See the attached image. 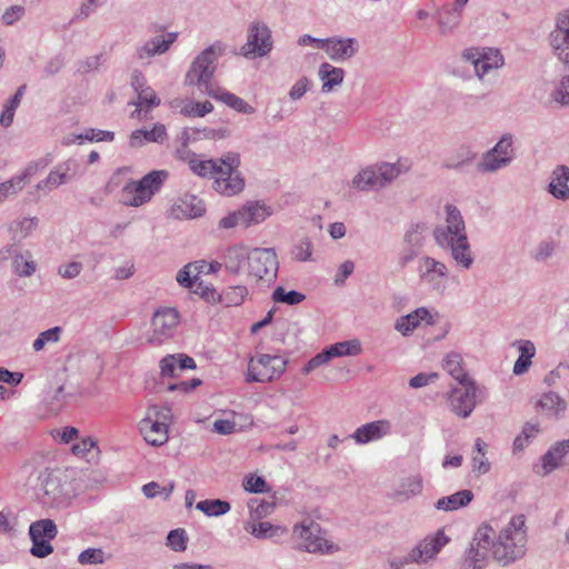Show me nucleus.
<instances>
[{"instance_id": "f704fd0d", "label": "nucleus", "mask_w": 569, "mask_h": 569, "mask_svg": "<svg viewBox=\"0 0 569 569\" xmlns=\"http://www.w3.org/2000/svg\"><path fill=\"white\" fill-rule=\"evenodd\" d=\"M461 363L462 357L457 352L449 353L443 363L445 370L459 383L472 380L463 371Z\"/></svg>"}, {"instance_id": "412c9836", "label": "nucleus", "mask_w": 569, "mask_h": 569, "mask_svg": "<svg viewBox=\"0 0 569 569\" xmlns=\"http://www.w3.org/2000/svg\"><path fill=\"white\" fill-rule=\"evenodd\" d=\"M331 60L345 61L352 58L359 50L358 41L353 38H328L323 49Z\"/></svg>"}, {"instance_id": "79ce46f5", "label": "nucleus", "mask_w": 569, "mask_h": 569, "mask_svg": "<svg viewBox=\"0 0 569 569\" xmlns=\"http://www.w3.org/2000/svg\"><path fill=\"white\" fill-rule=\"evenodd\" d=\"M427 226L425 223H416L410 226L403 236V244L421 249L425 241Z\"/></svg>"}, {"instance_id": "e2e57ef3", "label": "nucleus", "mask_w": 569, "mask_h": 569, "mask_svg": "<svg viewBox=\"0 0 569 569\" xmlns=\"http://www.w3.org/2000/svg\"><path fill=\"white\" fill-rule=\"evenodd\" d=\"M331 356L328 351V349H323L321 352L317 353L315 357H312L307 365L303 367L302 371L303 373L308 375L312 370L317 369L318 367L329 362L331 360Z\"/></svg>"}, {"instance_id": "052dcab7", "label": "nucleus", "mask_w": 569, "mask_h": 569, "mask_svg": "<svg viewBox=\"0 0 569 569\" xmlns=\"http://www.w3.org/2000/svg\"><path fill=\"white\" fill-rule=\"evenodd\" d=\"M138 93V102L137 106H146V107H157L160 104V99L157 97L156 92L150 88L146 87L141 89Z\"/></svg>"}, {"instance_id": "ddd939ff", "label": "nucleus", "mask_w": 569, "mask_h": 569, "mask_svg": "<svg viewBox=\"0 0 569 569\" xmlns=\"http://www.w3.org/2000/svg\"><path fill=\"white\" fill-rule=\"evenodd\" d=\"M271 49L270 29L264 23L252 22L248 29L247 42L240 49V54L246 58L264 57Z\"/></svg>"}, {"instance_id": "c9c22d12", "label": "nucleus", "mask_w": 569, "mask_h": 569, "mask_svg": "<svg viewBox=\"0 0 569 569\" xmlns=\"http://www.w3.org/2000/svg\"><path fill=\"white\" fill-rule=\"evenodd\" d=\"M196 508L208 517H219L226 515L231 506L228 501L221 499H206L196 505Z\"/></svg>"}, {"instance_id": "6ab92c4d", "label": "nucleus", "mask_w": 569, "mask_h": 569, "mask_svg": "<svg viewBox=\"0 0 569 569\" xmlns=\"http://www.w3.org/2000/svg\"><path fill=\"white\" fill-rule=\"evenodd\" d=\"M178 32H168L150 38L142 46L136 49V56L139 60H147L154 56L166 53L177 41Z\"/></svg>"}, {"instance_id": "4d7b16f0", "label": "nucleus", "mask_w": 569, "mask_h": 569, "mask_svg": "<svg viewBox=\"0 0 569 569\" xmlns=\"http://www.w3.org/2000/svg\"><path fill=\"white\" fill-rule=\"evenodd\" d=\"M167 545L174 551L187 549V537L183 529H174L168 533Z\"/></svg>"}, {"instance_id": "ea45409f", "label": "nucleus", "mask_w": 569, "mask_h": 569, "mask_svg": "<svg viewBox=\"0 0 569 569\" xmlns=\"http://www.w3.org/2000/svg\"><path fill=\"white\" fill-rule=\"evenodd\" d=\"M331 358L343 356H357L361 352V345L358 340L341 341L327 348Z\"/></svg>"}, {"instance_id": "a18cd8bd", "label": "nucleus", "mask_w": 569, "mask_h": 569, "mask_svg": "<svg viewBox=\"0 0 569 569\" xmlns=\"http://www.w3.org/2000/svg\"><path fill=\"white\" fill-rule=\"evenodd\" d=\"M66 171L67 170L61 171V167H59L57 170H52L44 180H41L37 184V189L51 191L58 188L59 186L66 183L68 181Z\"/></svg>"}, {"instance_id": "39448f33", "label": "nucleus", "mask_w": 569, "mask_h": 569, "mask_svg": "<svg viewBox=\"0 0 569 569\" xmlns=\"http://www.w3.org/2000/svg\"><path fill=\"white\" fill-rule=\"evenodd\" d=\"M549 42L558 60L569 67V10L558 16L556 28L549 34ZM553 99L569 106V76L561 80L553 92Z\"/></svg>"}, {"instance_id": "6e6552de", "label": "nucleus", "mask_w": 569, "mask_h": 569, "mask_svg": "<svg viewBox=\"0 0 569 569\" xmlns=\"http://www.w3.org/2000/svg\"><path fill=\"white\" fill-rule=\"evenodd\" d=\"M293 533L301 540L299 549L310 553H332L337 550L333 543H330L319 523L311 519H305L293 527Z\"/></svg>"}, {"instance_id": "13d9d810", "label": "nucleus", "mask_w": 569, "mask_h": 569, "mask_svg": "<svg viewBox=\"0 0 569 569\" xmlns=\"http://www.w3.org/2000/svg\"><path fill=\"white\" fill-rule=\"evenodd\" d=\"M312 254V242L309 238L301 239L292 249V257L298 261H308Z\"/></svg>"}, {"instance_id": "f8f14e48", "label": "nucleus", "mask_w": 569, "mask_h": 569, "mask_svg": "<svg viewBox=\"0 0 569 569\" xmlns=\"http://www.w3.org/2000/svg\"><path fill=\"white\" fill-rule=\"evenodd\" d=\"M167 413L158 406H151L147 410V416L139 422V430L144 440L159 447L168 440V426L164 422Z\"/></svg>"}, {"instance_id": "f3484780", "label": "nucleus", "mask_w": 569, "mask_h": 569, "mask_svg": "<svg viewBox=\"0 0 569 569\" xmlns=\"http://www.w3.org/2000/svg\"><path fill=\"white\" fill-rule=\"evenodd\" d=\"M417 270L423 283H427L436 291H443L448 278V268L443 262L429 256H423L418 261Z\"/></svg>"}, {"instance_id": "49530a36", "label": "nucleus", "mask_w": 569, "mask_h": 569, "mask_svg": "<svg viewBox=\"0 0 569 569\" xmlns=\"http://www.w3.org/2000/svg\"><path fill=\"white\" fill-rule=\"evenodd\" d=\"M274 502L260 500V499H250L248 502V508L250 510V516L253 520L262 519L269 516L274 509Z\"/></svg>"}, {"instance_id": "338daca9", "label": "nucleus", "mask_w": 569, "mask_h": 569, "mask_svg": "<svg viewBox=\"0 0 569 569\" xmlns=\"http://www.w3.org/2000/svg\"><path fill=\"white\" fill-rule=\"evenodd\" d=\"M177 370H179L177 356L168 355L161 359L160 371L162 377H174Z\"/></svg>"}, {"instance_id": "680f3d73", "label": "nucleus", "mask_w": 569, "mask_h": 569, "mask_svg": "<svg viewBox=\"0 0 569 569\" xmlns=\"http://www.w3.org/2000/svg\"><path fill=\"white\" fill-rule=\"evenodd\" d=\"M31 555L37 558H46L47 556L53 552V547L51 546L49 540L46 539H31Z\"/></svg>"}, {"instance_id": "37998d69", "label": "nucleus", "mask_w": 569, "mask_h": 569, "mask_svg": "<svg viewBox=\"0 0 569 569\" xmlns=\"http://www.w3.org/2000/svg\"><path fill=\"white\" fill-rule=\"evenodd\" d=\"M422 490V479L420 476H412L403 479L396 492L397 496L409 499L417 496Z\"/></svg>"}, {"instance_id": "473e14b6", "label": "nucleus", "mask_w": 569, "mask_h": 569, "mask_svg": "<svg viewBox=\"0 0 569 569\" xmlns=\"http://www.w3.org/2000/svg\"><path fill=\"white\" fill-rule=\"evenodd\" d=\"M39 219L37 217H23L13 220L9 224V233L13 242H21L28 238L38 227Z\"/></svg>"}, {"instance_id": "58836bf2", "label": "nucleus", "mask_w": 569, "mask_h": 569, "mask_svg": "<svg viewBox=\"0 0 569 569\" xmlns=\"http://www.w3.org/2000/svg\"><path fill=\"white\" fill-rule=\"evenodd\" d=\"M114 139V132L106 130L89 129L84 134L68 136L63 140V144H71L77 140L88 141H112Z\"/></svg>"}, {"instance_id": "e433bc0d", "label": "nucleus", "mask_w": 569, "mask_h": 569, "mask_svg": "<svg viewBox=\"0 0 569 569\" xmlns=\"http://www.w3.org/2000/svg\"><path fill=\"white\" fill-rule=\"evenodd\" d=\"M486 450L487 443L481 438H477L472 455V470L480 475H485L490 470V462L486 458Z\"/></svg>"}, {"instance_id": "393cba45", "label": "nucleus", "mask_w": 569, "mask_h": 569, "mask_svg": "<svg viewBox=\"0 0 569 569\" xmlns=\"http://www.w3.org/2000/svg\"><path fill=\"white\" fill-rule=\"evenodd\" d=\"M239 210L244 227L260 223L272 213V209L260 201H248Z\"/></svg>"}, {"instance_id": "69168bd1", "label": "nucleus", "mask_w": 569, "mask_h": 569, "mask_svg": "<svg viewBox=\"0 0 569 569\" xmlns=\"http://www.w3.org/2000/svg\"><path fill=\"white\" fill-rule=\"evenodd\" d=\"M22 189V178L11 179L0 183V202L3 201L10 194L16 193Z\"/></svg>"}, {"instance_id": "c85d7f7f", "label": "nucleus", "mask_w": 569, "mask_h": 569, "mask_svg": "<svg viewBox=\"0 0 569 569\" xmlns=\"http://www.w3.org/2000/svg\"><path fill=\"white\" fill-rule=\"evenodd\" d=\"M250 253L242 244L229 247L221 262L229 273L238 274L244 260L249 261Z\"/></svg>"}, {"instance_id": "f03ea898", "label": "nucleus", "mask_w": 569, "mask_h": 569, "mask_svg": "<svg viewBox=\"0 0 569 569\" xmlns=\"http://www.w3.org/2000/svg\"><path fill=\"white\" fill-rule=\"evenodd\" d=\"M222 51L220 44H212L204 49L187 72L186 84L197 86L200 90H206L210 97L222 101L242 114H252L256 111L254 108L242 98L220 88L217 90L210 88V79L216 70V61L222 54Z\"/></svg>"}, {"instance_id": "a19ab883", "label": "nucleus", "mask_w": 569, "mask_h": 569, "mask_svg": "<svg viewBox=\"0 0 569 569\" xmlns=\"http://www.w3.org/2000/svg\"><path fill=\"white\" fill-rule=\"evenodd\" d=\"M539 406L553 415H559L567 408L566 401L553 391L545 393L539 400Z\"/></svg>"}, {"instance_id": "5701e85b", "label": "nucleus", "mask_w": 569, "mask_h": 569, "mask_svg": "<svg viewBox=\"0 0 569 569\" xmlns=\"http://www.w3.org/2000/svg\"><path fill=\"white\" fill-rule=\"evenodd\" d=\"M203 202L196 196L186 194L178 199L171 208V214L177 219L198 218L204 212Z\"/></svg>"}, {"instance_id": "cd10ccee", "label": "nucleus", "mask_w": 569, "mask_h": 569, "mask_svg": "<svg viewBox=\"0 0 569 569\" xmlns=\"http://www.w3.org/2000/svg\"><path fill=\"white\" fill-rule=\"evenodd\" d=\"M513 346L518 347L520 355L513 365L512 371L516 376H521L529 370L532 363L531 359L536 355V347L530 340H517Z\"/></svg>"}, {"instance_id": "4be33fe9", "label": "nucleus", "mask_w": 569, "mask_h": 569, "mask_svg": "<svg viewBox=\"0 0 569 569\" xmlns=\"http://www.w3.org/2000/svg\"><path fill=\"white\" fill-rule=\"evenodd\" d=\"M390 428L391 426L388 420H376L360 426L350 437L358 445H365L383 438L390 432Z\"/></svg>"}, {"instance_id": "4c0bfd02", "label": "nucleus", "mask_w": 569, "mask_h": 569, "mask_svg": "<svg viewBox=\"0 0 569 569\" xmlns=\"http://www.w3.org/2000/svg\"><path fill=\"white\" fill-rule=\"evenodd\" d=\"M461 12L456 9H446L439 13L438 24L442 36L451 33L460 22Z\"/></svg>"}, {"instance_id": "0e129e2a", "label": "nucleus", "mask_w": 569, "mask_h": 569, "mask_svg": "<svg viewBox=\"0 0 569 569\" xmlns=\"http://www.w3.org/2000/svg\"><path fill=\"white\" fill-rule=\"evenodd\" d=\"M555 242L553 241H541L535 253L532 254L536 261L542 262L549 259L555 253Z\"/></svg>"}, {"instance_id": "09e8293b", "label": "nucleus", "mask_w": 569, "mask_h": 569, "mask_svg": "<svg viewBox=\"0 0 569 569\" xmlns=\"http://www.w3.org/2000/svg\"><path fill=\"white\" fill-rule=\"evenodd\" d=\"M61 333L62 328L58 326L40 332L32 343L33 350L38 352L42 350L47 343L58 342Z\"/></svg>"}, {"instance_id": "b1692460", "label": "nucleus", "mask_w": 569, "mask_h": 569, "mask_svg": "<svg viewBox=\"0 0 569 569\" xmlns=\"http://www.w3.org/2000/svg\"><path fill=\"white\" fill-rule=\"evenodd\" d=\"M426 320L428 325H432V316L429 310L426 308H418L411 313L402 316L397 319L395 323V329L400 332L402 336H409L420 323V321Z\"/></svg>"}, {"instance_id": "7ed1b4c3", "label": "nucleus", "mask_w": 569, "mask_h": 569, "mask_svg": "<svg viewBox=\"0 0 569 569\" xmlns=\"http://www.w3.org/2000/svg\"><path fill=\"white\" fill-rule=\"evenodd\" d=\"M240 163V154L230 151L216 160H200L197 157L190 160V170L203 178L218 174L213 182L214 189L221 194L233 196L244 188V180L238 171Z\"/></svg>"}, {"instance_id": "bb28decb", "label": "nucleus", "mask_w": 569, "mask_h": 569, "mask_svg": "<svg viewBox=\"0 0 569 569\" xmlns=\"http://www.w3.org/2000/svg\"><path fill=\"white\" fill-rule=\"evenodd\" d=\"M477 157V153L466 144L459 146L442 161V168L448 170H461L470 164Z\"/></svg>"}, {"instance_id": "603ef678", "label": "nucleus", "mask_w": 569, "mask_h": 569, "mask_svg": "<svg viewBox=\"0 0 569 569\" xmlns=\"http://www.w3.org/2000/svg\"><path fill=\"white\" fill-rule=\"evenodd\" d=\"M248 295V289L244 286H233L229 287L221 299L227 303V306H239L243 302L244 298Z\"/></svg>"}, {"instance_id": "774afa93", "label": "nucleus", "mask_w": 569, "mask_h": 569, "mask_svg": "<svg viewBox=\"0 0 569 569\" xmlns=\"http://www.w3.org/2000/svg\"><path fill=\"white\" fill-rule=\"evenodd\" d=\"M26 12L24 7L22 6H11L6 9L2 14V21L7 26H12L14 22L19 21Z\"/></svg>"}, {"instance_id": "c03bdc74", "label": "nucleus", "mask_w": 569, "mask_h": 569, "mask_svg": "<svg viewBox=\"0 0 569 569\" xmlns=\"http://www.w3.org/2000/svg\"><path fill=\"white\" fill-rule=\"evenodd\" d=\"M509 166L507 159H501L490 150L482 154L481 161L477 168L480 172H496L501 168Z\"/></svg>"}, {"instance_id": "20e7f679", "label": "nucleus", "mask_w": 569, "mask_h": 569, "mask_svg": "<svg viewBox=\"0 0 569 569\" xmlns=\"http://www.w3.org/2000/svg\"><path fill=\"white\" fill-rule=\"evenodd\" d=\"M446 226L433 230L436 243L450 249L452 259L465 269L473 263V256L468 241L466 226L460 210L453 204H446Z\"/></svg>"}, {"instance_id": "f257e3e1", "label": "nucleus", "mask_w": 569, "mask_h": 569, "mask_svg": "<svg viewBox=\"0 0 569 569\" xmlns=\"http://www.w3.org/2000/svg\"><path fill=\"white\" fill-rule=\"evenodd\" d=\"M495 529L481 525L461 563V569H483L489 551L499 563L507 566L526 555L527 528L523 515L513 516L500 531L497 540Z\"/></svg>"}, {"instance_id": "9b49d317", "label": "nucleus", "mask_w": 569, "mask_h": 569, "mask_svg": "<svg viewBox=\"0 0 569 569\" xmlns=\"http://www.w3.org/2000/svg\"><path fill=\"white\" fill-rule=\"evenodd\" d=\"M278 259L276 251L271 248H256L250 252L248 261L249 277L257 281L271 283L278 273Z\"/></svg>"}, {"instance_id": "7c9ffc66", "label": "nucleus", "mask_w": 569, "mask_h": 569, "mask_svg": "<svg viewBox=\"0 0 569 569\" xmlns=\"http://www.w3.org/2000/svg\"><path fill=\"white\" fill-rule=\"evenodd\" d=\"M319 78L322 81V92H330L337 86H340L345 78V71L341 68L333 67L328 62H323L319 67Z\"/></svg>"}, {"instance_id": "8fccbe9b", "label": "nucleus", "mask_w": 569, "mask_h": 569, "mask_svg": "<svg viewBox=\"0 0 569 569\" xmlns=\"http://www.w3.org/2000/svg\"><path fill=\"white\" fill-rule=\"evenodd\" d=\"M213 110V104L210 101L204 102H188L181 108V114L186 117H204Z\"/></svg>"}, {"instance_id": "72a5a7b5", "label": "nucleus", "mask_w": 569, "mask_h": 569, "mask_svg": "<svg viewBox=\"0 0 569 569\" xmlns=\"http://www.w3.org/2000/svg\"><path fill=\"white\" fill-rule=\"evenodd\" d=\"M58 535V528L51 519H40L29 527L30 539H46L51 541Z\"/></svg>"}, {"instance_id": "de8ad7c7", "label": "nucleus", "mask_w": 569, "mask_h": 569, "mask_svg": "<svg viewBox=\"0 0 569 569\" xmlns=\"http://www.w3.org/2000/svg\"><path fill=\"white\" fill-rule=\"evenodd\" d=\"M306 299V296L299 291L290 290L286 291L283 287H278L274 289L272 293V300L278 303H286L289 306H295L302 302Z\"/></svg>"}, {"instance_id": "bf43d9fd", "label": "nucleus", "mask_w": 569, "mask_h": 569, "mask_svg": "<svg viewBox=\"0 0 569 569\" xmlns=\"http://www.w3.org/2000/svg\"><path fill=\"white\" fill-rule=\"evenodd\" d=\"M196 264L188 263L177 273V282L184 287L191 288L198 280L194 279Z\"/></svg>"}, {"instance_id": "5fc2aeb1", "label": "nucleus", "mask_w": 569, "mask_h": 569, "mask_svg": "<svg viewBox=\"0 0 569 569\" xmlns=\"http://www.w3.org/2000/svg\"><path fill=\"white\" fill-rule=\"evenodd\" d=\"M13 270L20 277H30L36 271V263L22 254H16L12 261Z\"/></svg>"}, {"instance_id": "aec40b11", "label": "nucleus", "mask_w": 569, "mask_h": 569, "mask_svg": "<svg viewBox=\"0 0 569 569\" xmlns=\"http://www.w3.org/2000/svg\"><path fill=\"white\" fill-rule=\"evenodd\" d=\"M270 370H257L254 358L249 359L247 382H266L280 377L286 371L287 360L280 356H271Z\"/></svg>"}, {"instance_id": "a211bd4d", "label": "nucleus", "mask_w": 569, "mask_h": 569, "mask_svg": "<svg viewBox=\"0 0 569 569\" xmlns=\"http://www.w3.org/2000/svg\"><path fill=\"white\" fill-rule=\"evenodd\" d=\"M540 463L535 466V472L546 476L557 469L559 466L567 467L569 471V438L553 445L540 459Z\"/></svg>"}, {"instance_id": "423d86ee", "label": "nucleus", "mask_w": 569, "mask_h": 569, "mask_svg": "<svg viewBox=\"0 0 569 569\" xmlns=\"http://www.w3.org/2000/svg\"><path fill=\"white\" fill-rule=\"evenodd\" d=\"M168 176L166 170H153L139 181L130 180L121 190L120 202L128 207H140L149 202L161 189Z\"/></svg>"}, {"instance_id": "864d4df0", "label": "nucleus", "mask_w": 569, "mask_h": 569, "mask_svg": "<svg viewBox=\"0 0 569 569\" xmlns=\"http://www.w3.org/2000/svg\"><path fill=\"white\" fill-rule=\"evenodd\" d=\"M104 560V551L100 548H88L78 556V562L81 565H101Z\"/></svg>"}, {"instance_id": "2f4dec72", "label": "nucleus", "mask_w": 569, "mask_h": 569, "mask_svg": "<svg viewBox=\"0 0 569 569\" xmlns=\"http://www.w3.org/2000/svg\"><path fill=\"white\" fill-rule=\"evenodd\" d=\"M166 139V127L157 123L151 130H134L130 136V146L141 147L144 141L162 143Z\"/></svg>"}, {"instance_id": "1a4fd4ad", "label": "nucleus", "mask_w": 569, "mask_h": 569, "mask_svg": "<svg viewBox=\"0 0 569 569\" xmlns=\"http://www.w3.org/2000/svg\"><path fill=\"white\" fill-rule=\"evenodd\" d=\"M37 497L43 505L60 506L66 502L68 493L60 479L59 471L46 468L37 476L34 485Z\"/></svg>"}, {"instance_id": "dca6fc26", "label": "nucleus", "mask_w": 569, "mask_h": 569, "mask_svg": "<svg viewBox=\"0 0 569 569\" xmlns=\"http://www.w3.org/2000/svg\"><path fill=\"white\" fill-rule=\"evenodd\" d=\"M451 390L448 402L451 411L461 418H467L473 411L477 405V386L473 380L459 383Z\"/></svg>"}, {"instance_id": "9d476101", "label": "nucleus", "mask_w": 569, "mask_h": 569, "mask_svg": "<svg viewBox=\"0 0 569 569\" xmlns=\"http://www.w3.org/2000/svg\"><path fill=\"white\" fill-rule=\"evenodd\" d=\"M449 541L443 530H438L435 535L428 536L422 539L406 557L393 558L390 566L395 569H401L409 562H426L433 558L443 546Z\"/></svg>"}, {"instance_id": "c756f323", "label": "nucleus", "mask_w": 569, "mask_h": 569, "mask_svg": "<svg viewBox=\"0 0 569 569\" xmlns=\"http://www.w3.org/2000/svg\"><path fill=\"white\" fill-rule=\"evenodd\" d=\"M473 499V493L469 489L460 490L453 495L442 497L435 503L436 509L442 511H455L468 506Z\"/></svg>"}, {"instance_id": "4468645a", "label": "nucleus", "mask_w": 569, "mask_h": 569, "mask_svg": "<svg viewBox=\"0 0 569 569\" xmlns=\"http://www.w3.org/2000/svg\"><path fill=\"white\" fill-rule=\"evenodd\" d=\"M462 58L473 66L476 76L481 80L491 70L501 68L505 63L502 54L496 49L469 48L462 52Z\"/></svg>"}, {"instance_id": "3c124183", "label": "nucleus", "mask_w": 569, "mask_h": 569, "mask_svg": "<svg viewBox=\"0 0 569 569\" xmlns=\"http://www.w3.org/2000/svg\"><path fill=\"white\" fill-rule=\"evenodd\" d=\"M490 151L501 159H507V163L510 164L513 158L512 137L510 134L502 136Z\"/></svg>"}, {"instance_id": "2eb2a0df", "label": "nucleus", "mask_w": 569, "mask_h": 569, "mask_svg": "<svg viewBox=\"0 0 569 569\" xmlns=\"http://www.w3.org/2000/svg\"><path fill=\"white\" fill-rule=\"evenodd\" d=\"M180 321L179 312L173 308L158 309L152 317V333L148 341L152 345H161L170 339Z\"/></svg>"}, {"instance_id": "a878e982", "label": "nucleus", "mask_w": 569, "mask_h": 569, "mask_svg": "<svg viewBox=\"0 0 569 569\" xmlns=\"http://www.w3.org/2000/svg\"><path fill=\"white\" fill-rule=\"evenodd\" d=\"M569 168L567 166H558L552 172L551 181L548 186V191L557 199H569Z\"/></svg>"}, {"instance_id": "6e6d98bb", "label": "nucleus", "mask_w": 569, "mask_h": 569, "mask_svg": "<svg viewBox=\"0 0 569 569\" xmlns=\"http://www.w3.org/2000/svg\"><path fill=\"white\" fill-rule=\"evenodd\" d=\"M242 486L244 490L252 493H263L270 491L266 480L262 477L256 475L247 476Z\"/></svg>"}, {"instance_id": "0eeeda50", "label": "nucleus", "mask_w": 569, "mask_h": 569, "mask_svg": "<svg viewBox=\"0 0 569 569\" xmlns=\"http://www.w3.org/2000/svg\"><path fill=\"white\" fill-rule=\"evenodd\" d=\"M401 173L399 163L380 162L360 170L352 179V187L360 191H375L389 186Z\"/></svg>"}]
</instances>
